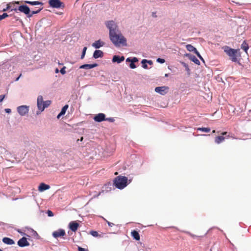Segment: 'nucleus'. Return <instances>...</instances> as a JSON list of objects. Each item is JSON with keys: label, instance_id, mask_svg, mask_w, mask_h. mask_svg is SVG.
I'll use <instances>...</instances> for the list:
<instances>
[{"label": "nucleus", "instance_id": "obj_18", "mask_svg": "<svg viewBox=\"0 0 251 251\" xmlns=\"http://www.w3.org/2000/svg\"><path fill=\"white\" fill-rule=\"evenodd\" d=\"M103 56V52L100 50H96L93 55V57L95 59L101 58Z\"/></svg>", "mask_w": 251, "mask_h": 251}, {"label": "nucleus", "instance_id": "obj_40", "mask_svg": "<svg viewBox=\"0 0 251 251\" xmlns=\"http://www.w3.org/2000/svg\"><path fill=\"white\" fill-rule=\"evenodd\" d=\"M47 213L48 216L49 217H52V216H53V212H52L50 210H48L47 211Z\"/></svg>", "mask_w": 251, "mask_h": 251}, {"label": "nucleus", "instance_id": "obj_2", "mask_svg": "<svg viewBox=\"0 0 251 251\" xmlns=\"http://www.w3.org/2000/svg\"><path fill=\"white\" fill-rule=\"evenodd\" d=\"M224 51L229 56L232 62L239 63L241 55L239 50L226 46L224 48Z\"/></svg>", "mask_w": 251, "mask_h": 251}, {"label": "nucleus", "instance_id": "obj_46", "mask_svg": "<svg viewBox=\"0 0 251 251\" xmlns=\"http://www.w3.org/2000/svg\"><path fill=\"white\" fill-rule=\"evenodd\" d=\"M108 225L109 226L112 227L114 225V224L112 223L109 222V223H108Z\"/></svg>", "mask_w": 251, "mask_h": 251}, {"label": "nucleus", "instance_id": "obj_13", "mask_svg": "<svg viewBox=\"0 0 251 251\" xmlns=\"http://www.w3.org/2000/svg\"><path fill=\"white\" fill-rule=\"evenodd\" d=\"M65 235V231L63 229H59L52 233V236L54 238H57L59 237L63 236Z\"/></svg>", "mask_w": 251, "mask_h": 251}, {"label": "nucleus", "instance_id": "obj_37", "mask_svg": "<svg viewBox=\"0 0 251 251\" xmlns=\"http://www.w3.org/2000/svg\"><path fill=\"white\" fill-rule=\"evenodd\" d=\"M156 61L159 63L163 64L165 62V60L163 58H158L157 59Z\"/></svg>", "mask_w": 251, "mask_h": 251}, {"label": "nucleus", "instance_id": "obj_7", "mask_svg": "<svg viewBox=\"0 0 251 251\" xmlns=\"http://www.w3.org/2000/svg\"><path fill=\"white\" fill-rule=\"evenodd\" d=\"M24 231L25 232H27V235H28V237L32 236L36 239H38L39 238L37 232L33 229L29 227H25L24 229Z\"/></svg>", "mask_w": 251, "mask_h": 251}, {"label": "nucleus", "instance_id": "obj_10", "mask_svg": "<svg viewBox=\"0 0 251 251\" xmlns=\"http://www.w3.org/2000/svg\"><path fill=\"white\" fill-rule=\"evenodd\" d=\"M93 119L95 122L99 123L104 121H105V115L101 113H99L94 116Z\"/></svg>", "mask_w": 251, "mask_h": 251}, {"label": "nucleus", "instance_id": "obj_4", "mask_svg": "<svg viewBox=\"0 0 251 251\" xmlns=\"http://www.w3.org/2000/svg\"><path fill=\"white\" fill-rule=\"evenodd\" d=\"M14 67L13 62L11 60L4 62L0 66V69L3 72L11 71Z\"/></svg>", "mask_w": 251, "mask_h": 251}, {"label": "nucleus", "instance_id": "obj_1", "mask_svg": "<svg viewBox=\"0 0 251 251\" xmlns=\"http://www.w3.org/2000/svg\"><path fill=\"white\" fill-rule=\"evenodd\" d=\"M105 25L109 30V38L116 47L121 45L126 46V40L122 34L117 23L113 21H108L105 23Z\"/></svg>", "mask_w": 251, "mask_h": 251}, {"label": "nucleus", "instance_id": "obj_16", "mask_svg": "<svg viewBox=\"0 0 251 251\" xmlns=\"http://www.w3.org/2000/svg\"><path fill=\"white\" fill-rule=\"evenodd\" d=\"M125 60V57L124 56H120L119 55H114L112 58L113 62H117V63H120Z\"/></svg>", "mask_w": 251, "mask_h": 251}, {"label": "nucleus", "instance_id": "obj_26", "mask_svg": "<svg viewBox=\"0 0 251 251\" xmlns=\"http://www.w3.org/2000/svg\"><path fill=\"white\" fill-rule=\"evenodd\" d=\"M225 137H223V136H217L215 138V142L216 143V144H220L221 143H222V142H223L225 140Z\"/></svg>", "mask_w": 251, "mask_h": 251}, {"label": "nucleus", "instance_id": "obj_34", "mask_svg": "<svg viewBox=\"0 0 251 251\" xmlns=\"http://www.w3.org/2000/svg\"><path fill=\"white\" fill-rule=\"evenodd\" d=\"M87 49V48L86 47H85L83 48L82 51L81 55L80 57V58L81 59H82L84 57L85 55L86 54V51Z\"/></svg>", "mask_w": 251, "mask_h": 251}, {"label": "nucleus", "instance_id": "obj_38", "mask_svg": "<svg viewBox=\"0 0 251 251\" xmlns=\"http://www.w3.org/2000/svg\"><path fill=\"white\" fill-rule=\"evenodd\" d=\"M196 54V55L198 56V57L201 60H202L203 62H204V59H203V58L202 57V56L201 55L200 53H199V52L197 50V52L195 53Z\"/></svg>", "mask_w": 251, "mask_h": 251}, {"label": "nucleus", "instance_id": "obj_36", "mask_svg": "<svg viewBox=\"0 0 251 251\" xmlns=\"http://www.w3.org/2000/svg\"><path fill=\"white\" fill-rule=\"evenodd\" d=\"M8 15L6 13H3L2 15H0V21L8 17Z\"/></svg>", "mask_w": 251, "mask_h": 251}, {"label": "nucleus", "instance_id": "obj_20", "mask_svg": "<svg viewBox=\"0 0 251 251\" xmlns=\"http://www.w3.org/2000/svg\"><path fill=\"white\" fill-rule=\"evenodd\" d=\"M104 45V43L100 40H97L92 44V46L96 49H99Z\"/></svg>", "mask_w": 251, "mask_h": 251}, {"label": "nucleus", "instance_id": "obj_49", "mask_svg": "<svg viewBox=\"0 0 251 251\" xmlns=\"http://www.w3.org/2000/svg\"><path fill=\"white\" fill-rule=\"evenodd\" d=\"M227 134L226 132H224L222 133L223 135H226Z\"/></svg>", "mask_w": 251, "mask_h": 251}, {"label": "nucleus", "instance_id": "obj_8", "mask_svg": "<svg viewBox=\"0 0 251 251\" xmlns=\"http://www.w3.org/2000/svg\"><path fill=\"white\" fill-rule=\"evenodd\" d=\"M138 61V59L137 57H133L132 58L128 57L126 59V62H130L129 64V67L131 69H135L136 67V66L135 64V62Z\"/></svg>", "mask_w": 251, "mask_h": 251}, {"label": "nucleus", "instance_id": "obj_12", "mask_svg": "<svg viewBox=\"0 0 251 251\" xmlns=\"http://www.w3.org/2000/svg\"><path fill=\"white\" fill-rule=\"evenodd\" d=\"M18 10L20 12L26 14L27 16L29 15V13L30 12V8L26 5H22L19 6L18 7Z\"/></svg>", "mask_w": 251, "mask_h": 251}, {"label": "nucleus", "instance_id": "obj_50", "mask_svg": "<svg viewBox=\"0 0 251 251\" xmlns=\"http://www.w3.org/2000/svg\"><path fill=\"white\" fill-rule=\"evenodd\" d=\"M58 69H56V70H55V73H57L58 72Z\"/></svg>", "mask_w": 251, "mask_h": 251}, {"label": "nucleus", "instance_id": "obj_30", "mask_svg": "<svg viewBox=\"0 0 251 251\" xmlns=\"http://www.w3.org/2000/svg\"><path fill=\"white\" fill-rule=\"evenodd\" d=\"M241 49H243L245 52H247V50L249 49V46L248 44L245 41H244L242 44Z\"/></svg>", "mask_w": 251, "mask_h": 251}, {"label": "nucleus", "instance_id": "obj_21", "mask_svg": "<svg viewBox=\"0 0 251 251\" xmlns=\"http://www.w3.org/2000/svg\"><path fill=\"white\" fill-rule=\"evenodd\" d=\"M141 63L142 64V67L144 69H147L148 68L147 64H149L150 65H152L153 64V62L151 60H148L144 59L142 60Z\"/></svg>", "mask_w": 251, "mask_h": 251}, {"label": "nucleus", "instance_id": "obj_23", "mask_svg": "<svg viewBox=\"0 0 251 251\" xmlns=\"http://www.w3.org/2000/svg\"><path fill=\"white\" fill-rule=\"evenodd\" d=\"M68 105L66 104L62 108L60 112L58 114V115L57 116V118L58 119H59L61 116L64 115L65 114L66 110L68 108Z\"/></svg>", "mask_w": 251, "mask_h": 251}, {"label": "nucleus", "instance_id": "obj_43", "mask_svg": "<svg viewBox=\"0 0 251 251\" xmlns=\"http://www.w3.org/2000/svg\"><path fill=\"white\" fill-rule=\"evenodd\" d=\"M5 95H0V102H2L3 100V99L5 98Z\"/></svg>", "mask_w": 251, "mask_h": 251}, {"label": "nucleus", "instance_id": "obj_32", "mask_svg": "<svg viewBox=\"0 0 251 251\" xmlns=\"http://www.w3.org/2000/svg\"><path fill=\"white\" fill-rule=\"evenodd\" d=\"M210 130V128L209 127H199L197 128V130L205 132H209Z\"/></svg>", "mask_w": 251, "mask_h": 251}, {"label": "nucleus", "instance_id": "obj_31", "mask_svg": "<svg viewBox=\"0 0 251 251\" xmlns=\"http://www.w3.org/2000/svg\"><path fill=\"white\" fill-rule=\"evenodd\" d=\"M51 103V101L50 100H46L44 101L43 105L42 106L43 111L46 108L48 107L50 104Z\"/></svg>", "mask_w": 251, "mask_h": 251}, {"label": "nucleus", "instance_id": "obj_47", "mask_svg": "<svg viewBox=\"0 0 251 251\" xmlns=\"http://www.w3.org/2000/svg\"><path fill=\"white\" fill-rule=\"evenodd\" d=\"M22 75V74H21L17 78H16L15 81H17L19 80V78H20V77Z\"/></svg>", "mask_w": 251, "mask_h": 251}, {"label": "nucleus", "instance_id": "obj_24", "mask_svg": "<svg viewBox=\"0 0 251 251\" xmlns=\"http://www.w3.org/2000/svg\"><path fill=\"white\" fill-rule=\"evenodd\" d=\"M2 242L7 245H11L15 243L13 240L8 237H4L2 239Z\"/></svg>", "mask_w": 251, "mask_h": 251}, {"label": "nucleus", "instance_id": "obj_42", "mask_svg": "<svg viewBox=\"0 0 251 251\" xmlns=\"http://www.w3.org/2000/svg\"><path fill=\"white\" fill-rule=\"evenodd\" d=\"M78 251H88L87 249L81 248L80 247H78Z\"/></svg>", "mask_w": 251, "mask_h": 251}, {"label": "nucleus", "instance_id": "obj_14", "mask_svg": "<svg viewBox=\"0 0 251 251\" xmlns=\"http://www.w3.org/2000/svg\"><path fill=\"white\" fill-rule=\"evenodd\" d=\"M69 226L72 231L75 232L79 226V224L75 221H72L69 223Z\"/></svg>", "mask_w": 251, "mask_h": 251}, {"label": "nucleus", "instance_id": "obj_51", "mask_svg": "<svg viewBox=\"0 0 251 251\" xmlns=\"http://www.w3.org/2000/svg\"><path fill=\"white\" fill-rule=\"evenodd\" d=\"M168 76V74H166L165 75V77H167Z\"/></svg>", "mask_w": 251, "mask_h": 251}, {"label": "nucleus", "instance_id": "obj_6", "mask_svg": "<svg viewBox=\"0 0 251 251\" xmlns=\"http://www.w3.org/2000/svg\"><path fill=\"white\" fill-rule=\"evenodd\" d=\"M49 3L50 7L55 8H59L60 7L64 8V4L60 0H49Z\"/></svg>", "mask_w": 251, "mask_h": 251}, {"label": "nucleus", "instance_id": "obj_5", "mask_svg": "<svg viewBox=\"0 0 251 251\" xmlns=\"http://www.w3.org/2000/svg\"><path fill=\"white\" fill-rule=\"evenodd\" d=\"M17 110L20 116H25L28 113L29 106L25 105H21L17 107Z\"/></svg>", "mask_w": 251, "mask_h": 251}, {"label": "nucleus", "instance_id": "obj_45", "mask_svg": "<svg viewBox=\"0 0 251 251\" xmlns=\"http://www.w3.org/2000/svg\"><path fill=\"white\" fill-rule=\"evenodd\" d=\"M5 111L6 113H10L11 112V110L9 108H6L5 109Z\"/></svg>", "mask_w": 251, "mask_h": 251}, {"label": "nucleus", "instance_id": "obj_35", "mask_svg": "<svg viewBox=\"0 0 251 251\" xmlns=\"http://www.w3.org/2000/svg\"><path fill=\"white\" fill-rule=\"evenodd\" d=\"M90 234L93 236L95 237H98L99 236L98 232L97 231H94V230L91 231Z\"/></svg>", "mask_w": 251, "mask_h": 251}, {"label": "nucleus", "instance_id": "obj_11", "mask_svg": "<svg viewBox=\"0 0 251 251\" xmlns=\"http://www.w3.org/2000/svg\"><path fill=\"white\" fill-rule=\"evenodd\" d=\"M18 245L20 247H25L26 246H28L29 245V243L27 241V239L25 237H23L22 238H21L18 241Z\"/></svg>", "mask_w": 251, "mask_h": 251}, {"label": "nucleus", "instance_id": "obj_15", "mask_svg": "<svg viewBox=\"0 0 251 251\" xmlns=\"http://www.w3.org/2000/svg\"><path fill=\"white\" fill-rule=\"evenodd\" d=\"M37 103V107L39 110L43 111L42 106L43 105L44 100L42 96H39L38 97Z\"/></svg>", "mask_w": 251, "mask_h": 251}, {"label": "nucleus", "instance_id": "obj_33", "mask_svg": "<svg viewBox=\"0 0 251 251\" xmlns=\"http://www.w3.org/2000/svg\"><path fill=\"white\" fill-rule=\"evenodd\" d=\"M181 64H182L183 67L185 68V70L187 71V72L188 73V74L189 75L190 72V70L189 69L188 65L184 62H182Z\"/></svg>", "mask_w": 251, "mask_h": 251}, {"label": "nucleus", "instance_id": "obj_52", "mask_svg": "<svg viewBox=\"0 0 251 251\" xmlns=\"http://www.w3.org/2000/svg\"><path fill=\"white\" fill-rule=\"evenodd\" d=\"M0 251H2L0 249Z\"/></svg>", "mask_w": 251, "mask_h": 251}, {"label": "nucleus", "instance_id": "obj_25", "mask_svg": "<svg viewBox=\"0 0 251 251\" xmlns=\"http://www.w3.org/2000/svg\"><path fill=\"white\" fill-rule=\"evenodd\" d=\"M187 50L191 52H194L195 53L197 52V50L194 46L190 44L187 45L186 46Z\"/></svg>", "mask_w": 251, "mask_h": 251}, {"label": "nucleus", "instance_id": "obj_48", "mask_svg": "<svg viewBox=\"0 0 251 251\" xmlns=\"http://www.w3.org/2000/svg\"><path fill=\"white\" fill-rule=\"evenodd\" d=\"M102 218L107 223V224H108V223L110 222L108 221L107 220H106L105 218H104L103 217H102Z\"/></svg>", "mask_w": 251, "mask_h": 251}, {"label": "nucleus", "instance_id": "obj_28", "mask_svg": "<svg viewBox=\"0 0 251 251\" xmlns=\"http://www.w3.org/2000/svg\"><path fill=\"white\" fill-rule=\"evenodd\" d=\"M25 3L29 4L32 5H43V3L41 2H39L38 1H25Z\"/></svg>", "mask_w": 251, "mask_h": 251}, {"label": "nucleus", "instance_id": "obj_44", "mask_svg": "<svg viewBox=\"0 0 251 251\" xmlns=\"http://www.w3.org/2000/svg\"><path fill=\"white\" fill-rule=\"evenodd\" d=\"M18 232L22 235H24V236H28V235H27V232H25L24 231V232H21L19 230H18Z\"/></svg>", "mask_w": 251, "mask_h": 251}, {"label": "nucleus", "instance_id": "obj_27", "mask_svg": "<svg viewBox=\"0 0 251 251\" xmlns=\"http://www.w3.org/2000/svg\"><path fill=\"white\" fill-rule=\"evenodd\" d=\"M131 235L132 237L135 239L136 240H140V235L139 233L136 231L133 230L131 232Z\"/></svg>", "mask_w": 251, "mask_h": 251}, {"label": "nucleus", "instance_id": "obj_17", "mask_svg": "<svg viewBox=\"0 0 251 251\" xmlns=\"http://www.w3.org/2000/svg\"><path fill=\"white\" fill-rule=\"evenodd\" d=\"M98 64L97 63H94L92 64H84L79 67L80 69H91L96 67H97Z\"/></svg>", "mask_w": 251, "mask_h": 251}, {"label": "nucleus", "instance_id": "obj_39", "mask_svg": "<svg viewBox=\"0 0 251 251\" xmlns=\"http://www.w3.org/2000/svg\"><path fill=\"white\" fill-rule=\"evenodd\" d=\"M65 69H66V67H63V68H62L61 69V70H60V72L61 74L62 75H64L66 74V71H65Z\"/></svg>", "mask_w": 251, "mask_h": 251}, {"label": "nucleus", "instance_id": "obj_9", "mask_svg": "<svg viewBox=\"0 0 251 251\" xmlns=\"http://www.w3.org/2000/svg\"><path fill=\"white\" fill-rule=\"evenodd\" d=\"M168 89V88L166 86L156 87L155 88V92L160 94V95H164L167 93V90Z\"/></svg>", "mask_w": 251, "mask_h": 251}, {"label": "nucleus", "instance_id": "obj_19", "mask_svg": "<svg viewBox=\"0 0 251 251\" xmlns=\"http://www.w3.org/2000/svg\"><path fill=\"white\" fill-rule=\"evenodd\" d=\"M50 186L49 185L44 183H41L38 187V190L40 192H43L44 191L48 190L50 189Z\"/></svg>", "mask_w": 251, "mask_h": 251}, {"label": "nucleus", "instance_id": "obj_29", "mask_svg": "<svg viewBox=\"0 0 251 251\" xmlns=\"http://www.w3.org/2000/svg\"><path fill=\"white\" fill-rule=\"evenodd\" d=\"M43 9V7L39 8L38 9L35 11H32L30 12L29 15L27 16V17H31L34 14L39 13Z\"/></svg>", "mask_w": 251, "mask_h": 251}, {"label": "nucleus", "instance_id": "obj_41", "mask_svg": "<svg viewBox=\"0 0 251 251\" xmlns=\"http://www.w3.org/2000/svg\"><path fill=\"white\" fill-rule=\"evenodd\" d=\"M105 121H108L110 122H114L115 121V120L113 118L110 117V118H105Z\"/></svg>", "mask_w": 251, "mask_h": 251}, {"label": "nucleus", "instance_id": "obj_22", "mask_svg": "<svg viewBox=\"0 0 251 251\" xmlns=\"http://www.w3.org/2000/svg\"><path fill=\"white\" fill-rule=\"evenodd\" d=\"M186 56L189 57V59L196 63L197 65L200 64V61L195 56L190 54H186Z\"/></svg>", "mask_w": 251, "mask_h": 251}, {"label": "nucleus", "instance_id": "obj_3", "mask_svg": "<svg viewBox=\"0 0 251 251\" xmlns=\"http://www.w3.org/2000/svg\"><path fill=\"white\" fill-rule=\"evenodd\" d=\"M130 182L131 180H129V182H128V178L127 177L119 176L114 178L113 185L116 188L121 190L125 188Z\"/></svg>", "mask_w": 251, "mask_h": 251}]
</instances>
